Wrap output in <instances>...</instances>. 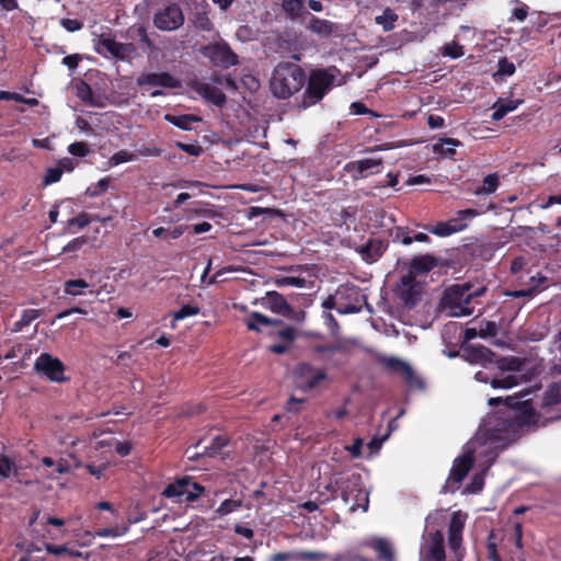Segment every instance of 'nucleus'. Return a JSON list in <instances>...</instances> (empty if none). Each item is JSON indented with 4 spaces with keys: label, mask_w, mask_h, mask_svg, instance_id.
<instances>
[{
    "label": "nucleus",
    "mask_w": 561,
    "mask_h": 561,
    "mask_svg": "<svg viewBox=\"0 0 561 561\" xmlns=\"http://www.w3.org/2000/svg\"><path fill=\"white\" fill-rule=\"evenodd\" d=\"M489 405L501 408L484 419L480 432L492 444L502 443L501 450L540 422L541 415L534 409L531 400H522L517 394L491 398Z\"/></svg>",
    "instance_id": "obj_1"
},
{
    "label": "nucleus",
    "mask_w": 561,
    "mask_h": 561,
    "mask_svg": "<svg viewBox=\"0 0 561 561\" xmlns=\"http://www.w3.org/2000/svg\"><path fill=\"white\" fill-rule=\"evenodd\" d=\"M306 80V71L299 65L282 61L272 72L270 90L275 98L287 100L301 90Z\"/></svg>",
    "instance_id": "obj_2"
},
{
    "label": "nucleus",
    "mask_w": 561,
    "mask_h": 561,
    "mask_svg": "<svg viewBox=\"0 0 561 561\" xmlns=\"http://www.w3.org/2000/svg\"><path fill=\"white\" fill-rule=\"evenodd\" d=\"M335 76L330 69H314L309 73L306 80L307 87L302 95L299 107L306 110L320 103L323 98L332 90Z\"/></svg>",
    "instance_id": "obj_3"
},
{
    "label": "nucleus",
    "mask_w": 561,
    "mask_h": 561,
    "mask_svg": "<svg viewBox=\"0 0 561 561\" xmlns=\"http://www.w3.org/2000/svg\"><path fill=\"white\" fill-rule=\"evenodd\" d=\"M205 492V486L196 482L193 477L183 476L169 483L161 492V495L167 499H174L176 503L185 502L193 504Z\"/></svg>",
    "instance_id": "obj_4"
},
{
    "label": "nucleus",
    "mask_w": 561,
    "mask_h": 561,
    "mask_svg": "<svg viewBox=\"0 0 561 561\" xmlns=\"http://www.w3.org/2000/svg\"><path fill=\"white\" fill-rule=\"evenodd\" d=\"M471 288L470 285H453L446 289L443 300L445 305L450 307L454 316L460 317L473 313V308L470 307L471 300L482 295L485 288L477 291H471Z\"/></svg>",
    "instance_id": "obj_5"
},
{
    "label": "nucleus",
    "mask_w": 561,
    "mask_h": 561,
    "mask_svg": "<svg viewBox=\"0 0 561 561\" xmlns=\"http://www.w3.org/2000/svg\"><path fill=\"white\" fill-rule=\"evenodd\" d=\"M202 53L215 67L222 69H228L239 62L238 55L224 41L204 46Z\"/></svg>",
    "instance_id": "obj_6"
},
{
    "label": "nucleus",
    "mask_w": 561,
    "mask_h": 561,
    "mask_svg": "<svg viewBox=\"0 0 561 561\" xmlns=\"http://www.w3.org/2000/svg\"><path fill=\"white\" fill-rule=\"evenodd\" d=\"M184 13L178 3H170L153 15V25L161 31H175L184 24Z\"/></svg>",
    "instance_id": "obj_7"
},
{
    "label": "nucleus",
    "mask_w": 561,
    "mask_h": 561,
    "mask_svg": "<svg viewBox=\"0 0 561 561\" xmlns=\"http://www.w3.org/2000/svg\"><path fill=\"white\" fill-rule=\"evenodd\" d=\"M34 369L49 381L62 382L67 380L64 375L66 369L64 363L49 353H42L36 358Z\"/></svg>",
    "instance_id": "obj_8"
},
{
    "label": "nucleus",
    "mask_w": 561,
    "mask_h": 561,
    "mask_svg": "<svg viewBox=\"0 0 561 561\" xmlns=\"http://www.w3.org/2000/svg\"><path fill=\"white\" fill-rule=\"evenodd\" d=\"M473 451L468 450L461 456H458L453 462V467L444 488L449 489L453 492L456 491L473 467Z\"/></svg>",
    "instance_id": "obj_9"
},
{
    "label": "nucleus",
    "mask_w": 561,
    "mask_h": 561,
    "mask_svg": "<svg viewBox=\"0 0 561 561\" xmlns=\"http://www.w3.org/2000/svg\"><path fill=\"white\" fill-rule=\"evenodd\" d=\"M478 215L476 209H462L458 211L457 218H451L447 221H439L434 226H425V229L433 234L438 237H448L453 233L462 231L467 228V224L463 222L466 218H471Z\"/></svg>",
    "instance_id": "obj_10"
},
{
    "label": "nucleus",
    "mask_w": 561,
    "mask_h": 561,
    "mask_svg": "<svg viewBox=\"0 0 561 561\" xmlns=\"http://www.w3.org/2000/svg\"><path fill=\"white\" fill-rule=\"evenodd\" d=\"M295 376L301 381L304 390L316 389L328 378L324 369L316 368L311 364L302 362L295 368Z\"/></svg>",
    "instance_id": "obj_11"
},
{
    "label": "nucleus",
    "mask_w": 561,
    "mask_h": 561,
    "mask_svg": "<svg viewBox=\"0 0 561 561\" xmlns=\"http://www.w3.org/2000/svg\"><path fill=\"white\" fill-rule=\"evenodd\" d=\"M139 87H159L164 89H180L181 81L167 71L162 72H144L137 80Z\"/></svg>",
    "instance_id": "obj_12"
},
{
    "label": "nucleus",
    "mask_w": 561,
    "mask_h": 561,
    "mask_svg": "<svg viewBox=\"0 0 561 561\" xmlns=\"http://www.w3.org/2000/svg\"><path fill=\"white\" fill-rule=\"evenodd\" d=\"M398 296L405 306L413 308L421 299V288L411 273L403 275L398 284Z\"/></svg>",
    "instance_id": "obj_13"
},
{
    "label": "nucleus",
    "mask_w": 561,
    "mask_h": 561,
    "mask_svg": "<svg viewBox=\"0 0 561 561\" xmlns=\"http://www.w3.org/2000/svg\"><path fill=\"white\" fill-rule=\"evenodd\" d=\"M383 160L381 158H367L354 160L346 163L344 170L353 175L354 179L367 178L369 174L380 172Z\"/></svg>",
    "instance_id": "obj_14"
},
{
    "label": "nucleus",
    "mask_w": 561,
    "mask_h": 561,
    "mask_svg": "<svg viewBox=\"0 0 561 561\" xmlns=\"http://www.w3.org/2000/svg\"><path fill=\"white\" fill-rule=\"evenodd\" d=\"M465 523L466 515L461 512L453 513L448 527V546L456 556L460 554Z\"/></svg>",
    "instance_id": "obj_15"
},
{
    "label": "nucleus",
    "mask_w": 561,
    "mask_h": 561,
    "mask_svg": "<svg viewBox=\"0 0 561 561\" xmlns=\"http://www.w3.org/2000/svg\"><path fill=\"white\" fill-rule=\"evenodd\" d=\"M100 45L106 49L113 57L125 60L137 50L133 43H119L111 35L102 34L99 38Z\"/></svg>",
    "instance_id": "obj_16"
},
{
    "label": "nucleus",
    "mask_w": 561,
    "mask_h": 561,
    "mask_svg": "<svg viewBox=\"0 0 561 561\" xmlns=\"http://www.w3.org/2000/svg\"><path fill=\"white\" fill-rule=\"evenodd\" d=\"M335 491L341 492V499L345 504L351 503L353 496L359 491L363 485V479L359 473L341 477L335 480Z\"/></svg>",
    "instance_id": "obj_17"
},
{
    "label": "nucleus",
    "mask_w": 561,
    "mask_h": 561,
    "mask_svg": "<svg viewBox=\"0 0 561 561\" xmlns=\"http://www.w3.org/2000/svg\"><path fill=\"white\" fill-rule=\"evenodd\" d=\"M192 88L198 95L218 107H222L227 102L226 94L209 83L195 81Z\"/></svg>",
    "instance_id": "obj_18"
},
{
    "label": "nucleus",
    "mask_w": 561,
    "mask_h": 561,
    "mask_svg": "<svg viewBox=\"0 0 561 561\" xmlns=\"http://www.w3.org/2000/svg\"><path fill=\"white\" fill-rule=\"evenodd\" d=\"M444 534L435 530L430 534V540L425 550V561H445Z\"/></svg>",
    "instance_id": "obj_19"
},
{
    "label": "nucleus",
    "mask_w": 561,
    "mask_h": 561,
    "mask_svg": "<svg viewBox=\"0 0 561 561\" xmlns=\"http://www.w3.org/2000/svg\"><path fill=\"white\" fill-rule=\"evenodd\" d=\"M262 305L280 316L290 317L294 313L293 307L287 302L284 296L277 291H268L262 299Z\"/></svg>",
    "instance_id": "obj_20"
},
{
    "label": "nucleus",
    "mask_w": 561,
    "mask_h": 561,
    "mask_svg": "<svg viewBox=\"0 0 561 561\" xmlns=\"http://www.w3.org/2000/svg\"><path fill=\"white\" fill-rule=\"evenodd\" d=\"M388 248V243L380 239H369L358 249L362 259L367 263L378 261Z\"/></svg>",
    "instance_id": "obj_21"
},
{
    "label": "nucleus",
    "mask_w": 561,
    "mask_h": 561,
    "mask_svg": "<svg viewBox=\"0 0 561 561\" xmlns=\"http://www.w3.org/2000/svg\"><path fill=\"white\" fill-rule=\"evenodd\" d=\"M392 241L394 243H401L403 245H410L412 242H425L430 243L431 238L423 232L413 233L409 227L398 226L391 232Z\"/></svg>",
    "instance_id": "obj_22"
},
{
    "label": "nucleus",
    "mask_w": 561,
    "mask_h": 561,
    "mask_svg": "<svg viewBox=\"0 0 561 561\" xmlns=\"http://www.w3.org/2000/svg\"><path fill=\"white\" fill-rule=\"evenodd\" d=\"M376 360L387 370L402 374L408 380L412 379L413 377V370L410 367V365L401 360L400 358L386 355H378Z\"/></svg>",
    "instance_id": "obj_23"
},
{
    "label": "nucleus",
    "mask_w": 561,
    "mask_h": 561,
    "mask_svg": "<svg viewBox=\"0 0 561 561\" xmlns=\"http://www.w3.org/2000/svg\"><path fill=\"white\" fill-rule=\"evenodd\" d=\"M438 265V260L433 254H421L414 256L410 262L409 273L426 274Z\"/></svg>",
    "instance_id": "obj_24"
},
{
    "label": "nucleus",
    "mask_w": 561,
    "mask_h": 561,
    "mask_svg": "<svg viewBox=\"0 0 561 561\" xmlns=\"http://www.w3.org/2000/svg\"><path fill=\"white\" fill-rule=\"evenodd\" d=\"M366 547L374 549L378 558L382 561H396V556L391 543L380 537H376L363 543Z\"/></svg>",
    "instance_id": "obj_25"
},
{
    "label": "nucleus",
    "mask_w": 561,
    "mask_h": 561,
    "mask_svg": "<svg viewBox=\"0 0 561 561\" xmlns=\"http://www.w3.org/2000/svg\"><path fill=\"white\" fill-rule=\"evenodd\" d=\"M323 558V553L318 551H299V552H277L272 554L268 561H289V560H305L317 561Z\"/></svg>",
    "instance_id": "obj_26"
},
{
    "label": "nucleus",
    "mask_w": 561,
    "mask_h": 561,
    "mask_svg": "<svg viewBox=\"0 0 561 561\" xmlns=\"http://www.w3.org/2000/svg\"><path fill=\"white\" fill-rule=\"evenodd\" d=\"M282 324V320L268 318L260 312H252L247 320L248 329L256 332L262 331L261 327H279Z\"/></svg>",
    "instance_id": "obj_27"
},
{
    "label": "nucleus",
    "mask_w": 561,
    "mask_h": 561,
    "mask_svg": "<svg viewBox=\"0 0 561 561\" xmlns=\"http://www.w3.org/2000/svg\"><path fill=\"white\" fill-rule=\"evenodd\" d=\"M229 444V437L226 435H217L211 439L210 445L205 446L202 454L195 453L191 456L192 459H196L199 456L216 457L220 455L221 450Z\"/></svg>",
    "instance_id": "obj_28"
},
{
    "label": "nucleus",
    "mask_w": 561,
    "mask_h": 561,
    "mask_svg": "<svg viewBox=\"0 0 561 561\" xmlns=\"http://www.w3.org/2000/svg\"><path fill=\"white\" fill-rule=\"evenodd\" d=\"M559 403H561V382H553L543 392L540 408L548 411V409Z\"/></svg>",
    "instance_id": "obj_29"
},
{
    "label": "nucleus",
    "mask_w": 561,
    "mask_h": 561,
    "mask_svg": "<svg viewBox=\"0 0 561 561\" xmlns=\"http://www.w3.org/2000/svg\"><path fill=\"white\" fill-rule=\"evenodd\" d=\"M164 119L182 130H191L193 123L202 122V117L193 114H165Z\"/></svg>",
    "instance_id": "obj_30"
},
{
    "label": "nucleus",
    "mask_w": 561,
    "mask_h": 561,
    "mask_svg": "<svg viewBox=\"0 0 561 561\" xmlns=\"http://www.w3.org/2000/svg\"><path fill=\"white\" fill-rule=\"evenodd\" d=\"M461 145V141L456 138H440L438 142L433 145V151L434 153L451 158L456 154V147Z\"/></svg>",
    "instance_id": "obj_31"
},
{
    "label": "nucleus",
    "mask_w": 561,
    "mask_h": 561,
    "mask_svg": "<svg viewBox=\"0 0 561 561\" xmlns=\"http://www.w3.org/2000/svg\"><path fill=\"white\" fill-rule=\"evenodd\" d=\"M334 24L329 20L319 19L314 15H312L309 20L308 28L322 36V37H329L333 32Z\"/></svg>",
    "instance_id": "obj_32"
},
{
    "label": "nucleus",
    "mask_w": 561,
    "mask_h": 561,
    "mask_svg": "<svg viewBox=\"0 0 561 561\" xmlns=\"http://www.w3.org/2000/svg\"><path fill=\"white\" fill-rule=\"evenodd\" d=\"M322 307L327 310L336 309L341 314L355 313L360 310L359 307L352 304H339L336 302V296L330 295L323 302Z\"/></svg>",
    "instance_id": "obj_33"
},
{
    "label": "nucleus",
    "mask_w": 561,
    "mask_h": 561,
    "mask_svg": "<svg viewBox=\"0 0 561 561\" xmlns=\"http://www.w3.org/2000/svg\"><path fill=\"white\" fill-rule=\"evenodd\" d=\"M398 19V14L391 8H386L380 15L375 18V22L382 26L385 32H389L396 27Z\"/></svg>",
    "instance_id": "obj_34"
},
{
    "label": "nucleus",
    "mask_w": 561,
    "mask_h": 561,
    "mask_svg": "<svg viewBox=\"0 0 561 561\" xmlns=\"http://www.w3.org/2000/svg\"><path fill=\"white\" fill-rule=\"evenodd\" d=\"M305 0H282V8L290 20L298 19L304 12Z\"/></svg>",
    "instance_id": "obj_35"
},
{
    "label": "nucleus",
    "mask_w": 561,
    "mask_h": 561,
    "mask_svg": "<svg viewBox=\"0 0 561 561\" xmlns=\"http://www.w3.org/2000/svg\"><path fill=\"white\" fill-rule=\"evenodd\" d=\"M39 316H41V311L37 309L23 310L20 320L13 324L12 331L13 332L22 331L25 327H28Z\"/></svg>",
    "instance_id": "obj_36"
},
{
    "label": "nucleus",
    "mask_w": 561,
    "mask_h": 561,
    "mask_svg": "<svg viewBox=\"0 0 561 561\" xmlns=\"http://www.w3.org/2000/svg\"><path fill=\"white\" fill-rule=\"evenodd\" d=\"M110 218H101L98 215L90 216L87 213H81L78 216L71 218L68 220V227L77 226L79 229H83L87 227L91 221H100L105 222Z\"/></svg>",
    "instance_id": "obj_37"
},
{
    "label": "nucleus",
    "mask_w": 561,
    "mask_h": 561,
    "mask_svg": "<svg viewBox=\"0 0 561 561\" xmlns=\"http://www.w3.org/2000/svg\"><path fill=\"white\" fill-rule=\"evenodd\" d=\"M88 287L89 284L82 278L68 279L65 282L64 291L70 296H79Z\"/></svg>",
    "instance_id": "obj_38"
},
{
    "label": "nucleus",
    "mask_w": 561,
    "mask_h": 561,
    "mask_svg": "<svg viewBox=\"0 0 561 561\" xmlns=\"http://www.w3.org/2000/svg\"><path fill=\"white\" fill-rule=\"evenodd\" d=\"M368 493L365 491L363 486L359 491H357L355 496H353L351 503H348L347 505H350V511L352 512H355L358 508H362L364 512H366L368 510Z\"/></svg>",
    "instance_id": "obj_39"
},
{
    "label": "nucleus",
    "mask_w": 561,
    "mask_h": 561,
    "mask_svg": "<svg viewBox=\"0 0 561 561\" xmlns=\"http://www.w3.org/2000/svg\"><path fill=\"white\" fill-rule=\"evenodd\" d=\"M499 176L496 173L488 174L483 179V185L476 190V194H492L496 191L499 187Z\"/></svg>",
    "instance_id": "obj_40"
},
{
    "label": "nucleus",
    "mask_w": 561,
    "mask_h": 561,
    "mask_svg": "<svg viewBox=\"0 0 561 561\" xmlns=\"http://www.w3.org/2000/svg\"><path fill=\"white\" fill-rule=\"evenodd\" d=\"M519 383V379L516 375H507L501 378H493L491 386L494 389H511Z\"/></svg>",
    "instance_id": "obj_41"
},
{
    "label": "nucleus",
    "mask_w": 561,
    "mask_h": 561,
    "mask_svg": "<svg viewBox=\"0 0 561 561\" xmlns=\"http://www.w3.org/2000/svg\"><path fill=\"white\" fill-rule=\"evenodd\" d=\"M193 23L196 28L205 32H210L214 27V24L205 10L198 11L194 14Z\"/></svg>",
    "instance_id": "obj_42"
},
{
    "label": "nucleus",
    "mask_w": 561,
    "mask_h": 561,
    "mask_svg": "<svg viewBox=\"0 0 561 561\" xmlns=\"http://www.w3.org/2000/svg\"><path fill=\"white\" fill-rule=\"evenodd\" d=\"M241 506L242 502L240 500L228 499L220 503V505L216 508L215 513L218 516H225L236 512Z\"/></svg>",
    "instance_id": "obj_43"
},
{
    "label": "nucleus",
    "mask_w": 561,
    "mask_h": 561,
    "mask_svg": "<svg viewBox=\"0 0 561 561\" xmlns=\"http://www.w3.org/2000/svg\"><path fill=\"white\" fill-rule=\"evenodd\" d=\"M137 159V154L129 152L127 150H119L115 152L108 160V164L111 167L118 165L121 163L135 161Z\"/></svg>",
    "instance_id": "obj_44"
},
{
    "label": "nucleus",
    "mask_w": 561,
    "mask_h": 561,
    "mask_svg": "<svg viewBox=\"0 0 561 561\" xmlns=\"http://www.w3.org/2000/svg\"><path fill=\"white\" fill-rule=\"evenodd\" d=\"M515 70V65L504 57L499 60L497 71L494 73V77H510L514 75Z\"/></svg>",
    "instance_id": "obj_45"
},
{
    "label": "nucleus",
    "mask_w": 561,
    "mask_h": 561,
    "mask_svg": "<svg viewBox=\"0 0 561 561\" xmlns=\"http://www.w3.org/2000/svg\"><path fill=\"white\" fill-rule=\"evenodd\" d=\"M488 559L490 561H502L497 552V545L495 542V533L492 529L486 538Z\"/></svg>",
    "instance_id": "obj_46"
},
{
    "label": "nucleus",
    "mask_w": 561,
    "mask_h": 561,
    "mask_svg": "<svg viewBox=\"0 0 561 561\" xmlns=\"http://www.w3.org/2000/svg\"><path fill=\"white\" fill-rule=\"evenodd\" d=\"M512 2L516 3L517 7L515 9H513L512 16L510 18V21H513L515 19L519 22H524L528 16V12H529L528 5L525 4L524 2H522L520 0H512Z\"/></svg>",
    "instance_id": "obj_47"
},
{
    "label": "nucleus",
    "mask_w": 561,
    "mask_h": 561,
    "mask_svg": "<svg viewBox=\"0 0 561 561\" xmlns=\"http://www.w3.org/2000/svg\"><path fill=\"white\" fill-rule=\"evenodd\" d=\"M61 176H62V169L61 168H58V165L55 167V168H48L46 170V173H45L44 178H43L42 184L44 186L51 185L54 183L59 182Z\"/></svg>",
    "instance_id": "obj_48"
},
{
    "label": "nucleus",
    "mask_w": 561,
    "mask_h": 561,
    "mask_svg": "<svg viewBox=\"0 0 561 561\" xmlns=\"http://www.w3.org/2000/svg\"><path fill=\"white\" fill-rule=\"evenodd\" d=\"M499 332V327L494 321H485L483 320L481 322L480 329H479V336L480 337H493L496 336Z\"/></svg>",
    "instance_id": "obj_49"
},
{
    "label": "nucleus",
    "mask_w": 561,
    "mask_h": 561,
    "mask_svg": "<svg viewBox=\"0 0 561 561\" xmlns=\"http://www.w3.org/2000/svg\"><path fill=\"white\" fill-rule=\"evenodd\" d=\"M316 354H334L343 351V346L336 343L314 344L311 347Z\"/></svg>",
    "instance_id": "obj_50"
},
{
    "label": "nucleus",
    "mask_w": 561,
    "mask_h": 561,
    "mask_svg": "<svg viewBox=\"0 0 561 561\" xmlns=\"http://www.w3.org/2000/svg\"><path fill=\"white\" fill-rule=\"evenodd\" d=\"M484 485V477L482 473H476L471 478L470 482L466 485V492L470 494H477L482 491Z\"/></svg>",
    "instance_id": "obj_51"
},
{
    "label": "nucleus",
    "mask_w": 561,
    "mask_h": 561,
    "mask_svg": "<svg viewBox=\"0 0 561 561\" xmlns=\"http://www.w3.org/2000/svg\"><path fill=\"white\" fill-rule=\"evenodd\" d=\"M108 185H110V179L103 178L100 181H98V183H95L94 185L88 187L87 195L90 197H96V196L105 193L108 188Z\"/></svg>",
    "instance_id": "obj_52"
},
{
    "label": "nucleus",
    "mask_w": 561,
    "mask_h": 561,
    "mask_svg": "<svg viewBox=\"0 0 561 561\" xmlns=\"http://www.w3.org/2000/svg\"><path fill=\"white\" fill-rule=\"evenodd\" d=\"M68 152L75 157L83 158L88 156L91 152V150L87 142L76 141L68 146Z\"/></svg>",
    "instance_id": "obj_53"
},
{
    "label": "nucleus",
    "mask_w": 561,
    "mask_h": 561,
    "mask_svg": "<svg viewBox=\"0 0 561 561\" xmlns=\"http://www.w3.org/2000/svg\"><path fill=\"white\" fill-rule=\"evenodd\" d=\"M463 54H465L463 47L457 42H451L449 44H446L443 48V55L450 57L453 59H457V58L463 56Z\"/></svg>",
    "instance_id": "obj_54"
},
{
    "label": "nucleus",
    "mask_w": 561,
    "mask_h": 561,
    "mask_svg": "<svg viewBox=\"0 0 561 561\" xmlns=\"http://www.w3.org/2000/svg\"><path fill=\"white\" fill-rule=\"evenodd\" d=\"M201 312L199 307L192 305H184L173 313L174 320H183L187 317L196 316Z\"/></svg>",
    "instance_id": "obj_55"
},
{
    "label": "nucleus",
    "mask_w": 561,
    "mask_h": 561,
    "mask_svg": "<svg viewBox=\"0 0 561 561\" xmlns=\"http://www.w3.org/2000/svg\"><path fill=\"white\" fill-rule=\"evenodd\" d=\"M175 146L182 150L183 152L193 156V157H199L203 153V147L198 144H184L181 141H178Z\"/></svg>",
    "instance_id": "obj_56"
},
{
    "label": "nucleus",
    "mask_w": 561,
    "mask_h": 561,
    "mask_svg": "<svg viewBox=\"0 0 561 561\" xmlns=\"http://www.w3.org/2000/svg\"><path fill=\"white\" fill-rule=\"evenodd\" d=\"M134 32L139 37V42L145 48H147L149 50L156 49V46H154L153 42L150 39L145 26H142V25L138 26Z\"/></svg>",
    "instance_id": "obj_57"
},
{
    "label": "nucleus",
    "mask_w": 561,
    "mask_h": 561,
    "mask_svg": "<svg viewBox=\"0 0 561 561\" xmlns=\"http://www.w3.org/2000/svg\"><path fill=\"white\" fill-rule=\"evenodd\" d=\"M13 467H14L13 461L7 455L0 456V477L1 478H4V479L9 478Z\"/></svg>",
    "instance_id": "obj_58"
},
{
    "label": "nucleus",
    "mask_w": 561,
    "mask_h": 561,
    "mask_svg": "<svg viewBox=\"0 0 561 561\" xmlns=\"http://www.w3.org/2000/svg\"><path fill=\"white\" fill-rule=\"evenodd\" d=\"M524 101L523 100H503L500 99L496 104L500 108L504 110V113L507 114L510 112L515 111Z\"/></svg>",
    "instance_id": "obj_59"
},
{
    "label": "nucleus",
    "mask_w": 561,
    "mask_h": 561,
    "mask_svg": "<svg viewBox=\"0 0 561 561\" xmlns=\"http://www.w3.org/2000/svg\"><path fill=\"white\" fill-rule=\"evenodd\" d=\"M87 242L85 237H78L69 241L64 248L62 252L69 253L80 250Z\"/></svg>",
    "instance_id": "obj_60"
},
{
    "label": "nucleus",
    "mask_w": 561,
    "mask_h": 561,
    "mask_svg": "<svg viewBox=\"0 0 561 561\" xmlns=\"http://www.w3.org/2000/svg\"><path fill=\"white\" fill-rule=\"evenodd\" d=\"M137 152L144 157H160L162 149L151 145H142L137 149Z\"/></svg>",
    "instance_id": "obj_61"
},
{
    "label": "nucleus",
    "mask_w": 561,
    "mask_h": 561,
    "mask_svg": "<svg viewBox=\"0 0 561 561\" xmlns=\"http://www.w3.org/2000/svg\"><path fill=\"white\" fill-rule=\"evenodd\" d=\"M351 113L355 115H371L378 116L374 111L368 108L363 102H353L350 106Z\"/></svg>",
    "instance_id": "obj_62"
},
{
    "label": "nucleus",
    "mask_w": 561,
    "mask_h": 561,
    "mask_svg": "<svg viewBox=\"0 0 561 561\" xmlns=\"http://www.w3.org/2000/svg\"><path fill=\"white\" fill-rule=\"evenodd\" d=\"M278 337H280L285 343L290 344L296 339V329L293 327H285L277 331Z\"/></svg>",
    "instance_id": "obj_63"
},
{
    "label": "nucleus",
    "mask_w": 561,
    "mask_h": 561,
    "mask_svg": "<svg viewBox=\"0 0 561 561\" xmlns=\"http://www.w3.org/2000/svg\"><path fill=\"white\" fill-rule=\"evenodd\" d=\"M60 24L68 32L80 31L83 27V23L77 19H62Z\"/></svg>",
    "instance_id": "obj_64"
}]
</instances>
